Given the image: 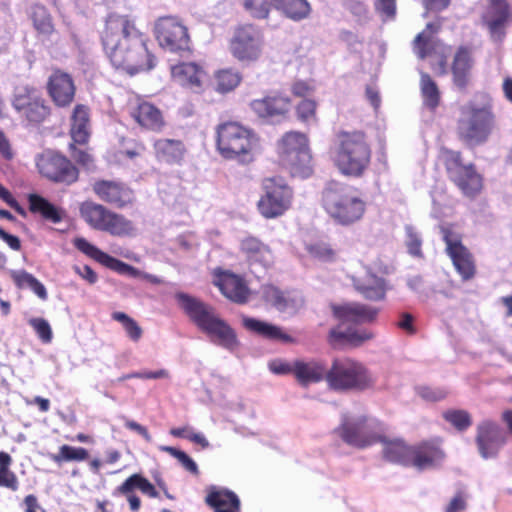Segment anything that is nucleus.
<instances>
[{"instance_id": "48", "label": "nucleus", "mask_w": 512, "mask_h": 512, "mask_svg": "<svg viewBox=\"0 0 512 512\" xmlns=\"http://www.w3.org/2000/svg\"><path fill=\"white\" fill-rule=\"evenodd\" d=\"M134 488H138L142 493L148 495L151 498H156L159 495L154 485L148 479L139 474H133L130 477H128L118 487V491L121 494H128Z\"/></svg>"}, {"instance_id": "52", "label": "nucleus", "mask_w": 512, "mask_h": 512, "mask_svg": "<svg viewBox=\"0 0 512 512\" xmlns=\"http://www.w3.org/2000/svg\"><path fill=\"white\" fill-rule=\"evenodd\" d=\"M244 10L254 19L269 18L273 3L271 0H240Z\"/></svg>"}, {"instance_id": "35", "label": "nucleus", "mask_w": 512, "mask_h": 512, "mask_svg": "<svg viewBox=\"0 0 512 512\" xmlns=\"http://www.w3.org/2000/svg\"><path fill=\"white\" fill-rule=\"evenodd\" d=\"M70 136L74 143L83 145L90 138V108L76 104L70 115Z\"/></svg>"}, {"instance_id": "17", "label": "nucleus", "mask_w": 512, "mask_h": 512, "mask_svg": "<svg viewBox=\"0 0 512 512\" xmlns=\"http://www.w3.org/2000/svg\"><path fill=\"white\" fill-rule=\"evenodd\" d=\"M39 173L54 183L71 185L78 181L79 170L64 155L54 151L45 150L36 158Z\"/></svg>"}, {"instance_id": "12", "label": "nucleus", "mask_w": 512, "mask_h": 512, "mask_svg": "<svg viewBox=\"0 0 512 512\" xmlns=\"http://www.w3.org/2000/svg\"><path fill=\"white\" fill-rule=\"evenodd\" d=\"M153 34L159 46L171 53L191 52V38L188 27L176 15L158 17L154 22Z\"/></svg>"}, {"instance_id": "45", "label": "nucleus", "mask_w": 512, "mask_h": 512, "mask_svg": "<svg viewBox=\"0 0 512 512\" xmlns=\"http://www.w3.org/2000/svg\"><path fill=\"white\" fill-rule=\"evenodd\" d=\"M10 276L18 289L30 288L41 300H47L45 286L32 274L25 270H11Z\"/></svg>"}, {"instance_id": "55", "label": "nucleus", "mask_w": 512, "mask_h": 512, "mask_svg": "<svg viewBox=\"0 0 512 512\" xmlns=\"http://www.w3.org/2000/svg\"><path fill=\"white\" fill-rule=\"evenodd\" d=\"M28 324L33 328L41 342L48 344L53 339V331L49 322L42 317H33L28 320Z\"/></svg>"}, {"instance_id": "34", "label": "nucleus", "mask_w": 512, "mask_h": 512, "mask_svg": "<svg viewBox=\"0 0 512 512\" xmlns=\"http://www.w3.org/2000/svg\"><path fill=\"white\" fill-rule=\"evenodd\" d=\"M381 439L379 443L382 444L383 459L393 464L408 467L412 445L407 444L402 438H389L385 435V432H383Z\"/></svg>"}, {"instance_id": "47", "label": "nucleus", "mask_w": 512, "mask_h": 512, "mask_svg": "<svg viewBox=\"0 0 512 512\" xmlns=\"http://www.w3.org/2000/svg\"><path fill=\"white\" fill-rule=\"evenodd\" d=\"M49 458L58 465L64 462H82L89 458V451L84 447L64 444L59 447L58 453L50 454Z\"/></svg>"}, {"instance_id": "41", "label": "nucleus", "mask_w": 512, "mask_h": 512, "mask_svg": "<svg viewBox=\"0 0 512 512\" xmlns=\"http://www.w3.org/2000/svg\"><path fill=\"white\" fill-rule=\"evenodd\" d=\"M441 28L440 23H427L425 29L413 40V50L419 59H425L436 49L434 36Z\"/></svg>"}, {"instance_id": "62", "label": "nucleus", "mask_w": 512, "mask_h": 512, "mask_svg": "<svg viewBox=\"0 0 512 512\" xmlns=\"http://www.w3.org/2000/svg\"><path fill=\"white\" fill-rule=\"evenodd\" d=\"M374 7L386 19H393L396 15V0H376Z\"/></svg>"}, {"instance_id": "58", "label": "nucleus", "mask_w": 512, "mask_h": 512, "mask_svg": "<svg viewBox=\"0 0 512 512\" xmlns=\"http://www.w3.org/2000/svg\"><path fill=\"white\" fill-rule=\"evenodd\" d=\"M416 392L425 401L437 402L445 399L448 391L441 387L418 386Z\"/></svg>"}, {"instance_id": "44", "label": "nucleus", "mask_w": 512, "mask_h": 512, "mask_svg": "<svg viewBox=\"0 0 512 512\" xmlns=\"http://www.w3.org/2000/svg\"><path fill=\"white\" fill-rule=\"evenodd\" d=\"M420 91L424 106L434 112L441 103V93L437 83L427 73H421Z\"/></svg>"}, {"instance_id": "39", "label": "nucleus", "mask_w": 512, "mask_h": 512, "mask_svg": "<svg viewBox=\"0 0 512 512\" xmlns=\"http://www.w3.org/2000/svg\"><path fill=\"white\" fill-rule=\"evenodd\" d=\"M29 211L33 214H39L44 220L53 224L62 222L65 217V211L48 201L41 195H28Z\"/></svg>"}, {"instance_id": "59", "label": "nucleus", "mask_w": 512, "mask_h": 512, "mask_svg": "<svg viewBox=\"0 0 512 512\" xmlns=\"http://www.w3.org/2000/svg\"><path fill=\"white\" fill-rule=\"evenodd\" d=\"M349 346L359 347L365 342L370 341L374 338V333L366 328H349Z\"/></svg>"}, {"instance_id": "61", "label": "nucleus", "mask_w": 512, "mask_h": 512, "mask_svg": "<svg viewBox=\"0 0 512 512\" xmlns=\"http://www.w3.org/2000/svg\"><path fill=\"white\" fill-rule=\"evenodd\" d=\"M290 91L293 96L305 99L315 91V86L311 81L295 80L290 86Z\"/></svg>"}, {"instance_id": "25", "label": "nucleus", "mask_w": 512, "mask_h": 512, "mask_svg": "<svg viewBox=\"0 0 512 512\" xmlns=\"http://www.w3.org/2000/svg\"><path fill=\"white\" fill-rule=\"evenodd\" d=\"M445 457L438 443L433 440H425L411 447L408 467H414L419 471L431 469L437 466Z\"/></svg>"}, {"instance_id": "7", "label": "nucleus", "mask_w": 512, "mask_h": 512, "mask_svg": "<svg viewBox=\"0 0 512 512\" xmlns=\"http://www.w3.org/2000/svg\"><path fill=\"white\" fill-rule=\"evenodd\" d=\"M327 385L335 391H364L375 384L369 369L351 357H336L327 369Z\"/></svg>"}, {"instance_id": "46", "label": "nucleus", "mask_w": 512, "mask_h": 512, "mask_svg": "<svg viewBox=\"0 0 512 512\" xmlns=\"http://www.w3.org/2000/svg\"><path fill=\"white\" fill-rule=\"evenodd\" d=\"M242 75L239 71L226 68L215 73V90L221 94L229 93L239 86Z\"/></svg>"}, {"instance_id": "21", "label": "nucleus", "mask_w": 512, "mask_h": 512, "mask_svg": "<svg viewBox=\"0 0 512 512\" xmlns=\"http://www.w3.org/2000/svg\"><path fill=\"white\" fill-rule=\"evenodd\" d=\"M474 64V48L470 45H460L451 63L452 83L458 90L464 92L468 89Z\"/></svg>"}, {"instance_id": "1", "label": "nucleus", "mask_w": 512, "mask_h": 512, "mask_svg": "<svg viewBox=\"0 0 512 512\" xmlns=\"http://www.w3.org/2000/svg\"><path fill=\"white\" fill-rule=\"evenodd\" d=\"M104 54L118 71L130 76L148 72L156 65L149 37L130 14L109 13L100 33Z\"/></svg>"}, {"instance_id": "63", "label": "nucleus", "mask_w": 512, "mask_h": 512, "mask_svg": "<svg viewBox=\"0 0 512 512\" xmlns=\"http://www.w3.org/2000/svg\"><path fill=\"white\" fill-rule=\"evenodd\" d=\"M0 199L14 209L19 215L25 217L26 211L14 198L12 193L0 183Z\"/></svg>"}, {"instance_id": "42", "label": "nucleus", "mask_w": 512, "mask_h": 512, "mask_svg": "<svg viewBox=\"0 0 512 512\" xmlns=\"http://www.w3.org/2000/svg\"><path fill=\"white\" fill-rule=\"evenodd\" d=\"M273 6L285 17L293 21L306 19L311 13L308 0H271Z\"/></svg>"}, {"instance_id": "20", "label": "nucleus", "mask_w": 512, "mask_h": 512, "mask_svg": "<svg viewBox=\"0 0 512 512\" xmlns=\"http://www.w3.org/2000/svg\"><path fill=\"white\" fill-rule=\"evenodd\" d=\"M250 107L259 118L280 121L288 118L293 104L288 95L274 92L260 99H254Z\"/></svg>"}, {"instance_id": "16", "label": "nucleus", "mask_w": 512, "mask_h": 512, "mask_svg": "<svg viewBox=\"0 0 512 512\" xmlns=\"http://www.w3.org/2000/svg\"><path fill=\"white\" fill-rule=\"evenodd\" d=\"M74 246L87 257L120 275H127L132 278H142L154 285H160L163 283V280L160 277L142 272L136 267L107 254L83 237L75 238Z\"/></svg>"}, {"instance_id": "24", "label": "nucleus", "mask_w": 512, "mask_h": 512, "mask_svg": "<svg viewBox=\"0 0 512 512\" xmlns=\"http://www.w3.org/2000/svg\"><path fill=\"white\" fill-rule=\"evenodd\" d=\"M504 442V432L497 423L485 420L477 426L476 443L482 457L495 456Z\"/></svg>"}, {"instance_id": "32", "label": "nucleus", "mask_w": 512, "mask_h": 512, "mask_svg": "<svg viewBox=\"0 0 512 512\" xmlns=\"http://www.w3.org/2000/svg\"><path fill=\"white\" fill-rule=\"evenodd\" d=\"M153 148L157 160L170 165H181L187 153L184 142L179 139H157Z\"/></svg>"}, {"instance_id": "15", "label": "nucleus", "mask_w": 512, "mask_h": 512, "mask_svg": "<svg viewBox=\"0 0 512 512\" xmlns=\"http://www.w3.org/2000/svg\"><path fill=\"white\" fill-rule=\"evenodd\" d=\"M445 252L462 281H470L477 274V265L472 252L463 244L462 235L452 225L441 228Z\"/></svg>"}, {"instance_id": "23", "label": "nucleus", "mask_w": 512, "mask_h": 512, "mask_svg": "<svg viewBox=\"0 0 512 512\" xmlns=\"http://www.w3.org/2000/svg\"><path fill=\"white\" fill-rule=\"evenodd\" d=\"M172 80L179 86L195 93L203 91L207 73L197 62H179L171 66Z\"/></svg>"}, {"instance_id": "28", "label": "nucleus", "mask_w": 512, "mask_h": 512, "mask_svg": "<svg viewBox=\"0 0 512 512\" xmlns=\"http://www.w3.org/2000/svg\"><path fill=\"white\" fill-rule=\"evenodd\" d=\"M334 316L341 322L354 324L372 323L376 320L379 309L362 304L348 303L344 305L332 306Z\"/></svg>"}, {"instance_id": "8", "label": "nucleus", "mask_w": 512, "mask_h": 512, "mask_svg": "<svg viewBox=\"0 0 512 512\" xmlns=\"http://www.w3.org/2000/svg\"><path fill=\"white\" fill-rule=\"evenodd\" d=\"M79 215L90 228L113 237L125 238L136 234L134 223L125 215L92 200L80 203Z\"/></svg>"}, {"instance_id": "51", "label": "nucleus", "mask_w": 512, "mask_h": 512, "mask_svg": "<svg viewBox=\"0 0 512 512\" xmlns=\"http://www.w3.org/2000/svg\"><path fill=\"white\" fill-rule=\"evenodd\" d=\"M305 250L311 258L322 262H332L337 256L336 250L323 240L307 243Z\"/></svg>"}, {"instance_id": "38", "label": "nucleus", "mask_w": 512, "mask_h": 512, "mask_svg": "<svg viewBox=\"0 0 512 512\" xmlns=\"http://www.w3.org/2000/svg\"><path fill=\"white\" fill-rule=\"evenodd\" d=\"M30 19L38 38L42 40H50L54 34H57L53 17L44 5H33L31 8Z\"/></svg>"}, {"instance_id": "11", "label": "nucleus", "mask_w": 512, "mask_h": 512, "mask_svg": "<svg viewBox=\"0 0 512 512\" xmlns=\"http://www.w3.org/2000/svg\"><path fill=\"white\" fill-rule=\"evenodd\" d=\"M262 188L257 209L265 219L278 218L291 208L294 191L285 179L279 176L265 178Z\"/></svg>"}, {"instance_id": "43", "label": "nucleus", "mask_w": 512, "mask_h": 512, "mask_svg": "<svg viewBox=\"0 0 512 512\" xmlns=\"http://www.w3.org/2000/svg\"><path fill=\"white\" fill-rule=\"evenodd\" d=\"M309 149V140L306 134L298 131H290L283 135L279 142V157H288L302 150Z\"/></svg>"}, {"instance_id": "5", "label": "nucleus", "mask_w": 512, "mask_h": 512, "mask_svg": "<svg viewBox=\"0 0 512 512\" xmlns=\"http://www.w3.org/2000/svg\"><path fill=\"white\" fill-rule=\"evenodd\" d=\"M258 146L255 132L239 122L226 121L216 128V149L226 160L250 164L256 158Z\"/></svg>"}, {"instance_id": "27", "label": "nucleus", "mask_w": 512, "mask_h": 512, "mask_svg": "<svg viewBox=\"0 0 512 512\" xmlns=\"http://www.w3.org/2000/svg\"><path fill=\"white\" fill-rule=\"evenodd\" d=\"M215 285L226 298L234 303L245 304L250 298V289L245 280L232 272L219 273Z\"/></svg>"}, {"instance_id": "6", "label": "nucleus", "mask_w": 512, "mask_h": 512, "mask_svg": "<svg viewBox=\"0 0 512 512\" xmlns=\"http://www.w3.org/2000/svg\"><path fill=\"white\" fill-rule=\"evenodd\" d=\"M495 126L496 115L490 99L481 104L469 101L460 108L456 135L464 145L474 147L487 142Z\"/></svg>"}, {"instance_id": "30", "label": "nucleus", "mask_w": 512, "mask_h": 512, "mask_svg": "<svg viewBox=\"0 0 512 512\" xmlns=\"http://www.w3.org/2000/svg\"><path fill=\"white\" fill-rule=\"evenodd\" d=\"M353 287L366 300L383 301L386 298L387 284L384 278L366 272L363 276L353 277Z\"/></svg>"}, {"instance_id": "33", "label": "nucleus", "mask_w": 512, "mask_h": 512, "mask_svg": "<svg viewBox=\"0 0 512 512\" xmlns=\"http://www.w3.org/2000/svg\"><path fill=\"white\" fill-rule=\"evenodd\" d=\"M294 368V377L302 386L327 380V367L322 360L310 359L305 361L303 359H296Z\"/></svg>"}, {"instance_id": "26", "label": "nucleus", "mask_w": 512, "mask_h": 512, "mask_svg": "<svg viewBox=\"0 0 512 512\" xmlns=\"http://www.w3.org/2000/svg\"><path fill=\"white\" fill-rule=\"evenodd\" d=\"M240 252L245 256L248 264L270 268L274 263V255L268 245L255 236H246L240 241Z\"/></svg>"}, {"instance_id": "36", "label": "nucleus", "mask_w": 512, "mask_h": 512, "mask_svg": "<svg viewBox=\"0 0 512 512\" xmlns=\"http://www.w3.org/2000/svg\"><path fill=\"white\" fill-rule=\"evenodd\" d=\"M262 299L280 312L298 311L303 306L301 297H292L278 287L268 284L262 287Z\"/></svg>"}, {"instance_id": "9", "label": "nucleus", "mask_w": 512, "mask_h": 512, "mask_svg": "<svg viewBox=\"0 0 512 512\" xmlns=\"http://www.w3.org/2000/svg\"><path fill=\"white\" fill-rule=\"evenodd\" d=\"M334 432L347 445L357 449H366L382 440L381 436L385 432V425L381 420L369 415H360L354 418L344 416Z\"/></svg>"}, {"instance_id": "60", "label": "nucleus", "mask_w": 512, "mask_h": 512, "mask_svg": "<svg viewBox=\"0 0 512 512\" xmlns=\"http://www.w3.org/2000/svg\"><path fill=\"white\" fill-rule=\"evenodd\" d=\"M295 360L293 362H289L284 359H273L269 362L268 367L270 371L277 375H293L295 376Z\"/></svg>"}, {"instance_id": "13", "label": "nucleus", "mask_w": 512, "mask_h": 512, "mask_svg": "<svg viewBox=\"0 0 512 512\" xmlns=\"http://www.w3.org/2000/svg\"><path fill=\"white\" fill-rule=\"evenodd\" d=\"M12 107L21 118L33 125L45 122L52 113L51 106L43 98L40 91L31 85H22L15 88Z\"/></svg>"}, {"instance_id": "4", "label": "nucleus", "mask_w": 512, "mask_h": 512, "mask_svg": "<svg viewBox=\"0 0 512 512\" xmlns=\"http://www.w3.org/2000/svg\"><path fill=\"white\" fill-rule=\"evenodd\" d=\"M321 203L329 217L342 226L360 221L366 212V203L356 189L334 180L325 185Z\"/></svg>"}, {"instance_id": "31", "label": "nucleus", "mask_w": 512, "mask_h": 512, "mask_svg": "<svg viewBox=\"0 0 512 512\" xmlns=\"http://www.w3.org/2000/svg\"><path fill=\"white\" fill-rule=\"evenodd\" d=\"M488 5L483 21L491 33L502 32L512 20L511 6L508 0H487Z\"/></svg>"}, {"instance_id": "40", "label": "nucleus", "mask_w": 512, "mask_h": 512, "mask_svg": "<svg viewBox=\"0 0 512 512\" xmlns=\"http://www.w3.org/2000/svg\"><path fill=\"white\" fill-rule=\"evenodd\" d=\"M292 177L307 178L313 173L310 149L290 154L280 160Z\"/></svg>"}, {"instance_id": "53", "label": "nucleus", "mask_w": 512, "mask_h": 512, "mask_svg": "<svg viewBox=\"0 0 512 512\" xmlns=\"http://www.w3.org/2000/svg\"><path fill=\"white\" fill-rule=\"evenodd\" d=\"M442 417L458 431H465L472 425L470 413L463 409H448L443 412Z\"/></svg>"}, {"instance_id": "56", "label": "nucleus", "mask_w": 512, "mask_h": 512, "mask_svg": "<svg viewBox=\"0 0 512 512\" xmlns=\"http://www.w3.org/2000/svg\"><path fill=\"white\" fill-rule=\"evenodd\" d=\"M161 451L167 452L172 457L176 458L179 463L189 472L192 474H198V466L194 462V460L186 454L184 451L179 450L172 446H161Z\"/></svg>"}, {"instance_id": "10", "label": "nucleus", "mask_w": 512, "mask_h": 512, "mask_svg": "<svg viewBox=\"0 0 512 512\" xmlns=\"http://www.w3.org/2000/svg\"><path fill=\"white\" fill-rule=\"evenodd\" d=\"M438 158L444 165L448 178L452 181L461 192L468 196L474 197L482 188V178L476 172L473 164H464L460 151L452 150L447 147L439 149Z\"/></svg>"}, {"instance_id": "54", "label": "nucleus", "mask_w": 512, "mask_h": 512, "mask_svg": "<svg viewBox=\"0 0 512 512\" xmlns=\"http://www.w3.org/2000/svg\"><path fill=\"white\" fill-rule=\"evenodd\" d=\"M112 319L120 322L127 334V336L134 342H137L143 334L142 328L139 324L124 312L112 313Z\"/></svg>"}, {"instance_id": "14", "label": "nucleus", "mask_w": 512, "mask_h": 512, "mask_svg": "<svg viewBox=\"0 0 512 512\" xmlns=\"http://www.w3.org/2000/svg\"><path fill=\"white\" fill-rule=\"evenodd\" d=\"M264 45L262 30L254 24L238 25L229 40L231 55L241 63H253L259 60Z\"/></svg>"}, {"instance_id": "49", "label": "nucleus", "mask_w": 512, "mask_h": 512, "mask_svg": "<svg viewBox=\"0 0 512 512\" xmlns=\"http://www.w3.org/2000/svg\"><path fill=\"white\" fill-rule=\"evenodd\" d=\"M12 457L5 451H0V487L13 492L19 489L17 475L10 469Z\"/></svg>"}, {"instance_id": "37", "label": "nucleus", "mask_w": 512, "mask_h": 512, "mask_svg": "<svg viewBox=\"0 0 512 512\" xmlns=\"http://www.w3.org/2000/svg\"><path fill=\"white\" fill-rule=\"evenodd\" d=\"M205 503L212 508L214 512L240 511V500L238 496L228 489L212 487L205 497Z\"/></svg>"}, {"instance_id": "18", "label": "nucleus", "mask_w": 512, "mask_h": 512, "mask_svg": "<svg viewBox=\"0 0 512 512\" xmlns=\"http://www.w3.org/2000/svg\"><path fill=\"white\" fill-rule=\"evenodd\" d=\"M92 191L99 200L117 209L130 208L136 202L135 191L120 180L97 179Z\"/></svg>"}, {"instance_id": "19", "label": "nucleus", "mask_w": 512, "mask_h": 512, "mask_svg": "<svg viewBox=\"0 0 512 512\" xmlns=\"http://www.w3.org/2000/svg\"><path fill=\"white\" fill-rule=\"evenodd\" d=\"M46 91L55 107L66 109L74 102L77 88L72 75L56 68L48 77Z\"/></svg>"}, {"instance_id": "64", "label": "nucleus", "mask_w": 512, "mask_h": 512, "mask_svg": "<svg viewBox=\"0 0 512 512\" xmlns=\"http://www.w3.org/2000/svg\"><path fill=\"white\" fill-rule=\"evenodd\" d=\"M145 152H146L145 144L139 140H133L131 142L130 147H127L126 149L122 150L120 153H121V155L133 160L138 157H142Z\"/></svg>"}, {"instance_id": "50", "label": "nucleus", "mask_w": 512, "mask_h": 512, "mask_svg": "<svg viewBox=\"0 0 512 512\" xmlns=\"http://www.w3.org/2000/svg\"><path fill=\"white\" fill-rule=\"evenodd\" d=\"M318 102L312 98H305L295 106L297 120L305 125H316L318 123Z\"/></svg>"}, {"instance_id": "3", "label": "nucleus", "mask_w": 512, "mask_h": 512, "mask_svg": "<svg viewBox=\"0 0 512 512\" xmlns=\"http://www.w3.org/2000/svg\"><path fill=\"white\" fill-rule=\"evenodd\" d=\"M175 299L189 319L207 334L213 343L230 351L239 347L235 330L216 315L212 306L184 292H177Z\"/></svg>"}, {"instance_id": "2", "label": "nucleus", "mask_w": 512, "mask_h": 512, "mask_svg": "<svg viewBox=\"0 0 512 512\" xmlns=\"http://www.w3.org/2000/svg\"><path fill=\"white\" fill-rule=\"evenodd\" d=\"M330 156L339 173L346 177L360 178L368 170L372 159V147L363 130H339Z\"/></svg>"}, {"instance_id": "57", "label": "nucleus", "mask_w": 512, "mask_h": 512, "mask_svg": "<svg viewBox=\"0 0 512 512\" xmlns=\"http://www.w3.org/2000/svg\"><path fill=\"white\" fill-rule=\"evenodd\" d=\"M349 333V328L343 330L342 326L338 325L329 331L327 338L328 343L334 349H341L345 346H349Z\"/></svg>"}, {"instance_id": "22", "label": "nucleus", "mask_w": 512, "mask_h": 512, "mask_svg": "<svg viewBox=\"0 0 512 512\" xmlns=\"http://www.w3.org/2000/svg\"><path fill=\"white\" fill-rule=\"evenodd\" d=\"M129 115L143 130L159 133L165 125L163 112L153 103L138 99L129 109Z\"/></svg>"}, {"instance_id": "29", "label": "nucleus", "mask_w": 512, "mask_h": 512, "mask_svg": "<svg viewBox=\"0 0 512 512\" xmlns=\"http://www.w3.org/2000/svg\"><path fill=\"white\" fill-rule=\"evenodd\" d=\"M242 325L247 331L267 340L279 341L286 344H294L297 342L294 337L286 333L281 327L266 321L243 316Z\"/></svg>"}]
</instances>
